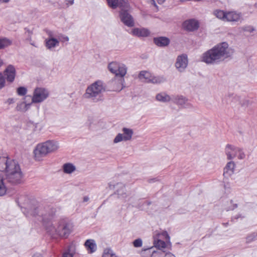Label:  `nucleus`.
<instances>
[{
  "label": "nucleus",
  "mask_w": 257,
  "mask_h": 257,
  "mask_svg": "<svg viewBox=\"0 0 257 257\" xmlns=\"http://www.w3.org/2000/svg\"><path fill=\"white\" fill-rule=\"evenodd\" d=\"M59 44V41L56 39L53 38L47 40L46 43V47L49 49L54 48L56 46H58Z\"/></svg>",
  "instance_id": "cd10ccee"
},
{
  "label": "nucleus",
  "mask_w": 257,
  "mask_h": 257,
  "mask_svg": "<svg viewBox=\"0 0 257 257\" xmlns=\"http://www.w3.org/2000/svg\"><path fill=\"white\" fill-rule=\"evenodd\" d=\"M257 238V232H253L246 237V242L247 243H250L253 241H254Z\"/></svg>",
  "instance_id": "c9c22d12"
},
{
  "label": "nucleus",
  "mask_w": 257,
  "mask_h": 257,
  "mask_svg": "<svg viewBox=\"0 0 257 257\" xmlns=\"http://www.w3.org/2000/svg\"><path fill=\"white\" fill-rule=\"evenodd\" d=\"M132 34L138 37H148L150 32L148 29L146 28H135L132 30Z\"/></svg>",
  "instance_id": "6ab92c4d"
},
{
  "label": "nucleus",
  "mask_w": 257,
  "mask_h": 257,
  "mask_svg": "<svg viewBox=\"0 0 257 257\" xmlns=\"http://www.w3.org/2000/svg\"><path fill=\"white\" fill-rule=\"evenodd\" d=\"M0 171L5 173V177L0 173V196H2L6 193L8 184L15 185L22 182L23 174L19 163L6 156H0Z\"/></svg>",
  "instance_id": "f03ea898"
},
{
  "label": "nucleus",
  "mask_w": 257,
  "mask_h": 257,
  "mask_svg": "<svg viewBox=\"0 0 257 257\" xmlns=\"http://www.w3.org/2000/svg\"><path fill=\"white\" fill-rule=\"evenodd\" d=\"M226 14L227 12H224V11L220 10H216L213 12L214 16H215L218 19L224 22H225Z\"/></svg>",
  "instance_id": "bb28decb"
},
{
  "label": "nucleus",
  "mask_w": 257,
  "mask_h": 257,
  "mask_svg": "<svg viewBox=\"0 0 257 257\" xmlns=\"http://www.w3.org/2000/svg\"><path fill=\"white\" fill-rule=\"evenodd\" d=\"M64 40L66 41H68L69 40V38L67 36L64 37Z\"/></svg>",
  "instance_id": "864d4df0"
},
{
  "label": "nucleus",
  "mask_w": 257,
  "mask_h": 257,
  "mask_svg": "<svg viewBox=\"0 0 257 257\" xmlns=\"http://www.w3.org/2000/svg\"><path fill=\"white\" fill-rule=\"evenodd\" d=\"M188 65V58L185 54L178 56L175 63V66L180 72H183Z\"/></svg>",
  "instance_id": "ddd939ff"
},
{
  "label": "nucleus",
  "mask_w": 257,
  "mask_h": 257,
  "mask_svg": "<svg viewBox=\"0 0 257 257\" xmlns=\"http://www.w3.org/2000/svg\"><path fill=\"white\" fill-rule=\"evenodd\" d=\"M153 41L157 46L160 47L167 46L170 42V39L166 37L154 38Z\"/></svg>",
  "instance_id": "a211bd4d"
},
{
  "label": "nucleus",
  "mask_w": 257,
  "mask_h": 257,
  "mask_svg": "<svg viewBox=\"0 0 257 257\" xmlns=\"http://www.w3.org/2000/svg\"><path fill=\"white\" fill-rule=\"evenodd\" d=\"M235 95H232L230 96V98L231 99L232 101L234 103H237L239 104V101L237 99H235L234 97L235 96Z\"/></svg>",
  "instance_id": "37998d69"
},
{
  "label": "nucleus",
  "mask_w": 257,
  "mask_h": 257,
  "mask_svg": "<svg viewBox=\"0 0 257 257\" xmlns=\"http://www.w3.org/2000/svg\"><path fill=\"white\" fill-rule=\"evenodd\" d=\"M241 14L235 11L227 12L225 22H236L239 21L241 19Z\"/></svg>",
  "instance_id": "f3484780"
},
{
  "label": "nucleus",
  "mask_w": 257,
  "mask_h": 257,
  "mask_svg": "<svg viewBox=\"0 0 257 257\" xmlns=\"http://www.w3.org/2000/svg\"><path fill=\"white\" fill-rule=\"evenodd\" d=\"M102 257H117L114 251L110 248H106L104 250Z\"/></svg>",
  "instance_id": "72a5a7b5"
},
{
  "label": "nucleus",
  "mask_w": 257,
  "mask_h": 257,
  "mask_svg": "<svg viewBox=\"0 0 257 257\" xmlns=\"http://www.w3.org/2000/svg\"><path fill=\"white\" fill-rule=\"evenodd\" d=\"M150 3L153 5H154V6L157 7L156 4L155 2V0H149Z\"/></svg>",
  "instance_id": "09e8293b"
},
{
  "label": "nucleus",
  "mask_w": 257,
  "mask_h": 257,
  "mask_svg": "<svg viewBox=\"0 0 257 257\" xmlns=\"http://www.w3.org/2000/svg\"><path fill=\"white\" fill-rule=\"evenodd\" d=\"M76 253V246L71 244L69 245L67 249L62 254V257H73Z\"/></svg>",
  "instance_id": "b1692460"
},
{
  "label": "nucleus",
  "mask_w": 257,
  "mask_h": 257,
  "mask_svg": "<svg viewBox=\"0 0 257 257\" xmlns=\"http://www.w3.org/2000/svg\"><path fill=\"white\" fill-rule=\"evenodd\" d=\"M172 100L178 105H183L185 104L186 99L182 96H176L173 97Z\"/></svg>",
  "instance_id": "7c9ffc66"
},
{
  "label": "nucleus",
  "mask_w": 257,
  "mask_h": 257,
  "mask_svg": "<svg viewBox=\"0 0 257 257\" xmlns=\"http://www.w3.org/2000/svg\"><path fill=\"white\" fill-rule=\"evenodd\" d=\"M139 77L141 80H143L147 82H151L154 84L161 83L165 81V79L163 77L154 76L148 71H141Z\"/></svg>",
  "instance_id": "9d476101"
},
{
  "label": "nucleus",
  "mask_w": 257,
  "mask_h": 257,
  "mask_svg": "<svg viewBox=\"0 0 257 257\" xmlns=\"http://www.w3.org/2000/svg\"><path fill=\"white\" fill-rule=\"evenodd\" d=\"M184 28L188 31H194L198 29L199 26L198 21L190 19L185 21L183 24Z\"/></svg>",
  "instance_id": "dca6fc26"
},
{
  "label": "nucleus",
  "mask_w": 257,
  "mask_h": 257,
  "mask_svg": "<svg viewBox=\"0 0 257 257\" xmlns=\"http://www.w3.org/2000/svg\"><path fill=\"white\" fill-rule=\"evenodd\" d=\"M235 99L239 101V104L243 107H246L250 104V102L244 97H241L238 95H235L234 97Z\"/></svg>",
  "instance_id": "c756f323"
},
{
  "label": "nucleus",
  "mask_w": 257,
  "mask_h": 257,
  "mask_svg": "<svg viewBox=\"0 0 257 257\" xmlns=\"http://www.w3.org/2000/svg\"><path fill=\"white\" fill-rule=\"evenodd\" d=\"M161 235L166 238L167 240H169L170 237L166 231H163Z\"/></svg>",
  "instance_id": "79ce46f5"
},
{
  "label": "nucleus",
  "mask_w": 257,
  "mask_h": 257,
  "mask_svg": "<svg viewBox=\"0 0 257 257\" xmlns=\"http://www.w3.org/2000/svg\"><path fill=\"white\" fill-rule=\"evenodd\" d=\"M11 0H0V2L2 3H9Z\"/></svg>",
  "instance_id": "8fccbe9b"
},
{
  "label": "nucleus",
  "mask_w": 257,
  "mask_h": 257,
  "mask_svg": "<svg viewBox=\"0 0 257 257\" xmlns=\"http://www.w3.org/2000/svg\"><path fill=\"white\" fill-rule=\"evenodd\" d=\"M12 40L5 37H0V50L4 49L12 45Z\"/></svg>",
  "instance_id": "5701e85b"
},
{
  "label": "nucleus",
  "mask_w": 257,
  "mask_h": 257,
  "mask_svg": "<svg viewBox=\"0 0 257 257\" xmlns=\"http://www.w3.org/2000/svg\"><path fill=\"white\" fill-rule=\"evenodd\" d=\"M109 71L115 74L116 77L123 78L127 72V67L122 63L116 61L111 62L108 65Z\"/></svg>",
  "instance_id": "0eeeda50"
},
{
  "label": "nucleus",
  "mask_w": 257,
  "mask_h": 257,
  "mask_svg": "<svg viewBox=\"0 0 257 257\" xmlns=\"http://www.w3.org/2000/svg\"><path fill=\"white\" fill-rule=\"evenodd\" d=\"M49 95L48 90L42 87L35 89L32 98V103H40L46 99Z\"/></svg>",
  "instance_id": "6e6552de"
},
{
  "label": "nucleus",
  "mask_w": 257,
  "mask_h": 257,
  "mask_svg": "<svg viewBox=\"0 0 257 257\" xmlns=\"http://www.w3.org/2000/svg\"><path fill=\"white\" fill-rule=\"evenodd\" d=\"M151 257H164V252L162 251H155L153 247H151L144 250Z\"/></svg>",
  "instance_id": "412c9836"
},
{
  "label": "nucleus",
  "mask_w": 257,
  "mask_h": 257,
  "mask_svg": "<svg viewBox=\"0 0 257 257\" xmlns=\"http://www.w3.org/2000/svg\"><path fill=\"white\" fill-rule=\"evenodd\" d=\"M4 73L8 82L12 83L14 81L16 71L15 68L13 65H8L4 71Z\"/></svg>",
  "instance_id": "2eb2a0df"
},
{
  "label": "nucleus",
  "mask_w": 257,
  "mask_h": 257,
  "mask_svg": "<svg viewBox=\"0 0 257 257\" xmlns=\"http://www.w3.org/2000/svg\"><path fill=\"white\" fill-rule=\"evenodd\" d=\"M122 133L118 134L113 140V143L117 144L121 141H128L132 139L134 131L132 129L123 127L122 128Z\"/></svg>",
  "instance_id": "1a4fd4ad"
},
{
  "label": "nucleus",
  "mask_w": 257,
  "mask_h": 257,
  "mask_svg": "<svg viewBox=\"0 0 257 257\" xmlns=\"http://www.w3.org/2000/svg\"><path fill=\"white\" fill-rule=\"evenodd\" d=\"M154 245L155 247L159 249L165 248L167 246V243L165 241L162 240L161 239H158L157 240H154Z\"/></svg>",
  "instance_id": "2f4dec72"
},
{
  "label": "nucleus",
  "mask_w": 257,
  "mask_h": 257,
  "mask_svg": "<svg viewBox=\"0 0 257 257\" xmlns=\"http://www.w3.org/2000/svg\"><path fill=\"white\" fill-rule=\"evenodd\" d=\"M124 79L123 78L115 77L110 82L112 90L116 92L120 91L124 87Z\"/></svg>",
  "instance_id": "f8f14e48"
},
{
  "label": "nucleus",
  "mask_w": 257,
  "mask_h": 257,
  "mask_svg": "<svg viewBox=\"0 0 257 257\" xmlns=\"http://www.w3.org/2000/svg\"><path fill=\"white\" fill-rule=\"evenodd\" d=\"M5 79L2 73L0 72V89L2 88L5 86Z\"/></svg>",
  "instance_id": "ea45409f"
},
{
  "label": "nucleus",
  "mask_w": 257,
  "mask_h": 257,
  "mask_svg": "<svg viewBox=\"0 0 257 257\" xmlns=\"http://www.w3.org/2000/svg\"><path fill=\"white\" fill-rule=\"evenodd\" d=\"M110 189H115L118 197L124 199L127 196L125 186L121 183H117L115 185H109Z\"/></svg>",
  "instance_id": "4468645a"
},
{
  "label": "nucleus",
  "mask_w": 257,
  "mask_h": 257,
  "mask_svg": "<svg viewBox=\"0 0 257 257\" xmlns=\"http://www.w3.org/2000/svg\"><path fill=\"white\" fill-rule=\"evenodd\" d=\"M121 11H127L130 8V5L127 1L125 0H118V6Z\"/></svg>",
  "instance_id": "473e14b6"
},
{
  "label": "nucleus",
  "mask_w": 257,
  "mask_h": 257,
  "mask_svg": "<svg viewBox=\"0 0 257 257\" xmlns=\"http://www.w3.org/2000/svg\"><path fill=\"white\" fill-rule=\"evenodd\" d=\"M17 92L20 96H24L27 92V89L25 87H19L17 89Z\"/></svg>",
  "instance_id": "4c0bfd02"
},
{
  "label": "nucleus",
  "mask_w": 257,
  "mask_h": 257,
  "mask_svg": "<svg viewBox=\"0 0 257 257\" xmlns=\"http://www.w3.org/2000/svg\"><path fill=\"white\" fill-rule=\"evenodd\" d=\"M235 165L234 162L230 161L229 162L224 169V175L230 176L231 175L233 172L235 168Z\"/></svg>",
  "instance_id": "4be33fe9"
},
{
  "label": "nucleus",
  "mask_w": 257,
  "mask_h": 257,
  "mask_svg": "<svg viewBox=\"0 0 257 257\" xmlns=\"http://www.w3.org/2000/svg\"><path fill=\"white\" fill-rule=\"evenodd\" d=\"M133 244L136 247H139L142 245V240L140 238L135 240L133 242Z\"/></svg>",
  "instance_id": "58836bf2"
},
{
  "label": "nucleus",
  "mask_w": 257,
  "mask_h": 257,
  "mask_svg": "<svg viewBox=\"0 0 257 257\" xmlns=\"http://www.w3.org/2000/svg\"><path fill=\"white\" fill-rule=\"evenodd\" d=\"M33 257H42V255L40 253H36L33 255Z\"/></svg>",
  "instance_id": "de8ad7c7"
},
{
  "label": "nucleus",
  "mask_w": 257,
  "mask_h": 257,
  "mask_svg": "<svg viewBox=\"0 0 257 257\" xmlns=\"http://www.w3.org/2000/svg\"><path fill=\"white\" fill-rule=\"evenodd\" d=\"M119 16L121 21L126 26L132 27L134 26V21L133 17L127 12V11H120Z\"/></svg>",
  "instance_id": "9b49d317"
},
{
  "label": "nucleus",
  "mask_w": 257,
  "mask_h": 257,
  "mask_svg": "<svg viewBox=\"0 0 257 257\" xmlns=\"http://www.w3.org/2000/svg\"><path fill=\"white\" fill-rule=\"evenodd\" d=\"M157 1L159 4H163L165 1V0H157Z\"/></svg>",
  "instance_id": "3c124183"
},
{
  "label": "nucleus",
  "mask_w": 257,
  "mask_h": 257,
  "mask_svg": "<svg viewBox=\"0 0 257 257\" xmlns=\"http://www.w3.org/2000/svg\"><path fill=\"white\" fill-rule=\"evenodd\" d=\"M164 257H175V256L171 253L169 252L167 253H164Z\"/></svg>",
  "instance_id": "49530a36"
},
{
  "label": "nucleus",
  "mask_w": 257,
  "mask_h": 257,
  "mask_svg": "<svg viewBox=\"0 0 257 257\" xmlns=\"http://www.w3.org/2000/svg\"><path fill=\"white\" fill-rule=\"evenodd\" d=\"M158 101L162 102H167L171 100L170 96L165 92H161L157 94L156 96Z\"/></svg>",
  "instance_id": "393cba45"
},
{
  "label": "nucleus",
  "mask_w": 257,
  "mask_h": 257,
  "mask_svg": "<svg viewBox=\"0 0 257 257\" xmlns=\"http://www.w3.org/2000/svg\"><path fill=\"white\" fill-rule=\"evenodd\" d=\"M74 3V0H66V4L67 6L72 5Z\"/></svg>",
  "instance_id": "a18cd8bd"
},
{
  "label": "nucleus",
  "mask_w": 257,
  "mask_h": 257,
  "mask_svg": "<svg viewBox=\"0 0 257 257\" xmlns=\"http://www.w3.org/2000/svg\"><path fill=\"white\" fill-rule=\"evenodd\" d=\"M233 53V50L227 42H221L203 54L202 61L207 64H218L230 57Z\"/></svg>",
  "instance_id": "7ed1b4c3"
},
{
  "label": "nucleus",
  "mask_w": 257,
  "mask_h": 257,
  "mask_svg": "<svg viewBox=\"0 0 257 257\" xmlns=\"http://www.w3.org/2000/svg\"><path fill=\"white\" fill-rule=\"evenodd\" d=\"M105 90V86L103 83L101 81L97 80L87 87L84 97L94 102L102 101L103 93Z\"/></svg>",
  "instance_id": "20e7f679"
},
{
  "label": "nucleus",
  "mask_w": 257,
  "mask_h": 257,
  "mask_svg": "<svg viewBox=\"0 0 257 257\" xmlns=\"http://www.w3.org/2000/svg\"><path fill=\"white\" fill-rule=\"evenodd\" d=\"M242 30L244 31L248 32L251 33L254 31V29L251 26H246L242 28Z\"/></svg>",
  "instance_id": "a19ab883"
},
{
  "label": "nucleus",
  "mask_w": 257,
  "mask_h": 257,
  "mask_svg": "<svg viewBox=\"0 0 257 257\" xmlns=\"http://www.w3.org/2000/svg\"><path fill=\"white\" fill-rule=\"evenodd\" d=\"M21 208L26 217H35L41 221L47 231L52 235H57L60 237H67L73 230L72 224L66 219L61 218L55 223L51 222L55 213L54 209L49 207L42 208L34 200H28L26 204Z\"/></svg>",
  "instance_id": "f257e3e1"
},
{
  "label": "nucleus",
  "mask_w": 257,
  "mask_h": 257,
  "mask_svg": "<svg viewBox=\"0 0 257 257\" xmlns=\"http://www.w3.org/2000/svg\"><path fill=\"white\" fill-rule=\"evenodd\" d=\"M84 245L89 253L95 252L97 249V245L93 239H87L84 243Z\"/></svg>",
  "instance_id": "aec40b11"
},
{
  "label": "nucleus",
  "mask_w": 257,
  "mask_h": 257,
  "mask_svg": "<svg viewBox=\"0 0 257 257\" xmlns=\"http://www.w3.org/2000/svg\"><path fill=\"white\" fill-rule=\"evenodd\" d=\"M225 153L228 160H232L235 157L242 160L244 159L245 157V155L242 149L230 144H227L226 146Z\"/></svg>",
  "instance_id": "423d86ee"
},
{
  "label": "nucleus",
  "mask_w": 257,
  "mask_h": 257,
  "mask_svg": "<svg viewBox=\"0 0 257 257\" xmlns=\"http://www.w3.org/2000/svg\"><path fill=\"white\" fill-rule=\"evenodd\" d=\"M32 103H26L25 101L21 102L17 104L16 109L19 111L26 112L30 108Z\"/></svg>",
  "instance_id": "a878e982"
},
{
  "label": "nucleus",
  "mask_w": 257,
  "mask_h": 257,
  "mask_svg": "<svg viewBox=\"0 0 257 257\" xmlns=\"http://www.w3.org/2000/svg\"><path fill=\"white\" fill-rule=\"evenodd\" d=\"M63 171L67 174H70L74 172L76 168L72 164L66 163L63 165Z\"/></svg>",
  "instance_id": "c85d7f7f"
},
{
  "label": "nucleus",
  "mask_w": 257,
  "mask_h": 257,
  "mask_svg": "<svg viewBox=\"0 0 257 257\" xmlns=\"http://www.w3.org/2000/svg\"><path fill=\"white\" fill-rule=\"evenodd\" d=\"M88 198H87V197H85V198H84V201H87V200H88Z\"/></svg>",
  "instance_id": "5fc2aeb1"
},
{
  "label": "nucleus",
  "mask_w": 257,
  "mask_h": 257,
  "mask_svg": "<svg viewBox=\"0 0 257 257\" xmlns=\"http://www.w3.org/2000/svg\"><path fill=\"white\" fill-rule=\"evenodd\" d=\"M15 102V100L14 98H9L7 101V103H8L9 104H13Z\"/></svg>",
  "instance_id": "c03bdc74"
},
{
  "label": "nucleus",
  "mask_w": 257,
  "mask_h": 257,
  "mask_svg": "<svg viewBox=\"0 0 257 257\" xmlns=\"http://www.w3.org/2000/svg\"><path fill=\"white\" fill-rule=\"evenodd\" d=\"M109 7L115 9L118 6V0H106Z\"/></svg>",
  "instance_id": "e433bc0d"
},
{
  "label": "nucleus",
  "mask_w": 257,
  "mask_h": 257,
  "mask_svg": "<svg viewBox=\"0 0 257 257\" xmlns=\"http://www.w3.org/2000/svg\"><path fill=\"white\" fill-rule=\"evenodd\" d=\"M237 204L233 202L232 200H230L227 202L226 206V210L227 211L232 210L237 208Z\"/></svg>",
  "instance_id": "f704fd0d"
},
{
  "label": "nucleus",
  "mask_w": 257,
  "mask_h": 257,
  "mask_svg": "<svg viewBox=\"0 0 257 257\" xmlns=\"http://www.w3.org/2000/svg\"><path fill=\"white\" fill-rule=\"evenodd\" d=\"M239 217V216H237L235 217V218H236V219H237V218H238Z\"/></svg>",
  "instance_id": "6e6d98bb"
},
{
  "label": "nucleus",
  "mask_w": 257,
  "mask_h": 257,
  "mask_svg": "<svg viewBox=\"0 0 257 257\" xmlns=\"http://www.w3.org/2000/svg\"><path fill=\"white\" fill-rule=\"evenodd\" d=\"M28 33H29V36L28 40H29V41H31V33L30 31H29V32H28Z\"/></svg>",
  "instance_id": "603ef678"
},
{
  "label": "nucleus",
  "mask_w": 257,
  "mask_h": 257,
  "mask_svg": "<svg viewBox=\"0 0 257 257\" xmlns=\"http://www.w3.org/2000/svg\"><path fill=\"white\" fill-rule=\"evenodd\" d=\"M59 147L58 143L54 140H49L37 145L34 151L35 159L37 161L41 160L48 154L56 151Z\"/></svg>",
  "instance_id": "39448f33"
}]
</instances>
